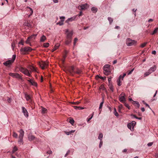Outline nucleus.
I'll use <instances>...</instances> for the list:
<instances>
[{"label":"nucleus","instance_id":"nucleus-9","mask_svg":"<svg viewBox=\"0 0 158 158\" xmlns=\"http://www.w3.org/2000/svg\"><path fill=\"white\" fill-rule=\"evenodd\" d=\"M22 112L24 113L25 116L26 117H27L28 116V114L27 110L25 107H22Z\"/></svg>","mask_w":158,"mask_h":158},{"label":"nucleus","instance_id":"nucleus-3","mask_svg":"<svg viewBox=\"0 0 158 158\" xmlns=\"http://www.w3.org/2000/svg\"><path fill=\"white\" fill-rule=\"evenodd\" d=\"M16 56L15 55H13L12 56V59L6 61L3 63V64L7 66L10 65L12 63L14 62L16 58Z\"/></svg>","mask_w":158,"mask_h":158},{"label":"nucleus","instance_id":"nucleus-59","mask_svg":"<svg viewBox=\"0 0 158 158\" xmlns=\"http://www.w3.org/2000/svg\"><path fill=\"white\" fill-rule=\"evenodd\" d=\"M80 102H72V103L73 104H76V105H78L79 103H80Z\"/></svg>","mask_w":158,"mask_h":158},{"label":"nucleus","instance_id":"nucleus-13","mask_svg":"<svg viewBox=\"0 0 158 158\" xmlns=\"http://www.w3.org/2000/svg\"><path fill=\"white\" fill-rule=\"evenodd\" d=\"M103 72L106 75H108L110 73V69H103Z\"/></svg>","mask_w":158,"mask_h":158},{"label":"nucleus","instance_id":"nucleus-52","mask_svg":"<svg viewBox=\"0 0 158 158\" xmlns=\"http://www.w3.org/2000/svg\"><path fill=\"white\" fill-rule=\"evenodd\" d=\"M19 44H21L22 45H24V41L23 40H21L20 42L19 43Z\"/></svg>","mask_w":158,"mask_h":158},{"label":"nucleus","instance_id":"nucleus-11","mask_svg":"<svg viewBox=\"0 0 158 158\" xmlns=\"http://www.w3.org/2000/svg\"><path fill=\"white\" fill-rule=\"evenodd\" d=\"M23 73L24 74H25L27 76H28L29 77H30L31 76V75L30 73V72L29 71V70L27 69L26 68L24 70V71H23Z\"/></svg>","mask_w":158,"mask_h":158},{"label":"nucleus","instance_id":"nucleus-19","mask_svg":"<svg viewBox=\"0 0 158 158\" xmlns=\"http://www.w3.org/2000/svg\"><path fill=\"white\" fill-rule=\"evenodd\" d=\"M24 95L25 98H26V99L27 101H29L31 100V97L29 95H28L26 93H25Z\"/></svg>","mask_w":158,"mask_h":158},{"label":"nucleus","instance_id":"nucleus-45","mask_svg":"<svg viewBox=\"0 0 158 158\" xmlns=\"http://www.w3.org/2000/svg\"><path fill=\"white\" fill-rule=\"evenodd\" d=\"M13 136L14 137L17 138L18 137V134L16 133L15 132H13Z\"/></svg>","mask_w":158,"mask_h":158},{"label":"nucleus","instance_id":"nucleus-2","mask_svg":"<svg viewBox=\"0 0 158 158\" xmlns=\"http://www.w3.org/2000/svg\"><path fill=\"white\" fill-rule=\"evenodd\" d=\"M137 41L135 40H133L130 38H127L126 40V44L128 46H131L135 45Z\"/></svg>","mask_w":158,"mask_h":158},{"label":"nucleus","instance_id":"nucleus-63","mask_svg":"<svg viewBox=\"0 0 158 158\" xmlns=\"http://www.w3.org/2000/svg\"><path fill=\"white\" fill-rule=\"evenodd\" d=\"M144 104L145 105V106H146L148 107L150 109H151L149 106L146 103H144Z\"/></svg>","mask_w":158,"mask_h":158},{"label":"nucleus","instance_id":"nucleus-50","mask_svg":"<svg viewBox=\"0 0 158 158\" xmlns=\"http://www.w3.org/2000/svg\"><path fill=\"white\" fill-rule=\"evenodd\" d=\"M131 126H132L133 128L136 124V122L135 121H132L131 123Z\"/></svg>","mask_w":158,"mask_h":158},{"label":"nucleus","instance_id":"nucleus-58","mask_svg":"<svg viewBox=\"0 0 158 158\" xmlns=\"http://www.w3.org/2000/svg\"><path fill=\"white\" fill-rule=\"evenodd\" d=\"M11 47L13 50H14L15 48V43L13 42L11 44Z\"/></svg>","mask_w":158,"mask_h":158},{"label":"nucleus","instance_id":"nucleus-8","mask_svg":"<svg viewBox=\"0 0 158 158\" xmlns=\"http://www.w3.org/2000/svg\"><path fill=\"white\" fill-rule=\"evenodd\" d=\"M30 48L29 47H25L23 48H21L20 51L22 54H24L26 52H29L28 49Z\"/></svg>","mask_w":158,"mask_h":158},{"label":"nucleus","instance_id":"nucleus-6","mask_svg":"<svg viewBox=\"0 0 158 158\" xmlns=\"http://www.w3.org/2000/svg\"><path fill=\"white\" fill-rule=\"evenodd\" d=\"M66 39L72 40V36L73 35V31L69 32L68 29H67L66 31Z\"/></svg>","mask_w":158,"mask_h":158},{"label":"nucleus","instance_id":"nucleus-4","mask_svg":"<svg viewBox=\"0 0 158 158\" xmlns=\"http://www.w3.org/2000/svg\"><path fill=\"white\" fill-rule=\"evenodd\" d=\"M126 94L122 92L119 95L118 98L120 101L122 103H124L126 101Z\"/></svg>","mask_w":158,"mask_h":158},{"label":"nucleus","instance_id":"nucleus-49","mask_svg":"<svg viewBox=\"0 0 158 158\" xmlns=\"http://www.w3.org/2000/svg\"><path fill=\"white\" fill-rule=\"evenodd\" d=\"M94 112H93V113L92 115V116H91V117L87 119V122H89L92 119V118L93 116L94 115Z\"/></svg>","mask_w":158,"mask_h":158},{"label":"nucleus","instance_id":"nucleus-55","mask_svg":"<svg viewBox=\"0 0 158 158\" xmlns=\"http://www.w3.org/2000/svg\"><path fill=\"white\" fill-rule=\"evenodd\" d=\"M134 69H133L131 71H128V74L130 75V74H131L132 73V72L134 71Z\"/></svg>","mask_w":158,"mask_h":158},{"label":"nucleus","instance_id":"nucleus-37","mask_svg":"<svg viewBox=\"0 0 158 158\" xmlns=\"http://www.w3.org/2000/svg\"><path fill=\"white\" fill-rule=\"evenodd\" d=\"M103 137V134L102 133H101L99 134V136L98 137V139L100 140H102V138Z\"/></svg>","mask_w":158,"mask_h":158},{"label":"nucleus","instance_id":"nucleus-7","mask_svg":"<svg viewBox=\"0 0 158 158\" xmlns=\"http://www.w3.org/2000/svg\"><path fill=\"white\" fill-rule=\"evenodd\" d=\"M88 7V4L87 3H85L84 4L79 5L78 6V9L80 10H83L87 9Z\"/></svg>","mask_w":158,"mask_h":158},{"label":"nucleus","instance_id":"nucleus-41","mask_svg":"<svg viewBox=\"0 0 158 158\" xmlns=\"http://www.w3.org/2000/svg\"><path fill=\"white\" fill-rule=\"evenodd\" d=\"M151 73L148 70V71L146 73H145L144 74V76L145 77L149 75Z\"/></svg>","mask_w":158,"mask_h":158},{"label":"nucleus","instance_id":"nucleus-1","mask_svg":"<svg viewBox=\"0 0 158 158\" xmlns=\"http://www.w3.org/2000/svg\"><path fill=\"white\" fill-rule=\"evenodd\" d=\"M20 134L19 135V140L18 141L19 143L21 145L23 143V138L24 136V132L22 129H20L19 131Z\"/></svg>","mask_w":158,"mask_h":158},{"label":"nucleus","instance_id":"nucleus-43","mask_svg":"<svg viewBox=\"0 0 158 158\" xmlns=\"http://www.w3.org/2000/svg\"><path fill=\"white\" fill-rule=\"evenodd\" d=\"M124 104V105L127 107V108L129 110L130 109V107L125 102H124V103H123Z\"/></svg>","mask_w":158,"mask_h":158},{"label":"nucleus","instance_id":"nucleus-23","mask_svg":"<svg viewBox=\"0 0 158 158\" xmlns=\"http://www.w3.org/2000/svg\"><path fill=\"white\" fill-rule=\"evenodd\" d=\"M133 104L135 106H136L138 108H139L140 106L139 104V102L137 101H133Z\"/></svg>","mask_w":158,"mask_h":158},{"label":"nucleus","instance_id":"nucleus-14","mask_svg":"<svg viewBox=\"0 0 158 158\" xmlns=\"http://www.w3.org/2000/svg\"><path fill=\"white\" fill-rule=\"evenodd\" d=\"M156 69V67L155 65H154L153 66L150 68L148 70V71L151 73L155 71Z\"/></svg>","mask_w":158,"mask_h":158},{"label":"nucleus","instance_id":"nucleus-47","mask_svg":"<svg viewBox=\"0 0 158 158\" xmlns=\"http://www.w3.org/2000/svg\"><path fill=\"white\" fill-rule=\"evenodd\" d=\"M147 44V42H145V43H144L142 44L141 45V46H140L141 47H142V48H143L144 47L146 46V45Z\"/></svg>","mask_w":158,"mask_h":158},{"label":"nucleus","instance_id":"nucleus-28","mask_svg":"<svg viewBox=\"0 0 158 158\" xmlns=\"http://www.w3.org/2000/svg\"><path fill=\"white\" fill-rule=\"evenodd\" d=\"M82 71L81 70H80L79 69H77V71H75V72L74 73H76L78 74H80L82 73Z\"/></svg>","mask_w":158,"mask_h":158},{"label":"nucleus","instance_id":"nucleus-27","mask_svg":"<svg viewBox=\"0 0 158 158\" xmlns=\"http://www.w3.org/2000/svg\"><path fill=\"white\" fill-rule=\"evenodd\" d=\"M41 110L42 113L43 114H45L47 112V109L43 107H42Z\"/></svg>","mask_w":158,"mask_h":158},{"label":"nucleus","instance_id":"nucleus-25","mask_svg":"<svg viewBox=\"0 0 158 158\" xmlns=\"http://www.w3.org/2000/svg\"><path fill=\"white\" fill-rule=\"evenodd\" d=\"M72 40L69 39H67L65 41V44L66 45H68L72 42Z\"/></svg>","mask_w":158,"mask_h":158},{"label":"nucleus","instance_id":"nucleus-60","mask_svg":"<svg viewBox=\"0 0 158 158\" xmlns=\"http://www.w3.org/2000/svg\"><path fill=\"white\" fill-rule=\"evenodd\" d=\"M99 88L100 89H102L103 90H104V86L103 85H101Z\"/></svg>","mask_w":158,"mask_h":158},{"label":"nucleus","instance_id":"nucleus-21","mask_svg":"<svg viewBox=\"0 0 158 158\" xmlns=\"http://www.w3.org/2000/svg\"><path fill=\"white\" fill-rule=\"evenodd\" d=\"M46 39V38L45 36L44 35H43L41 37L40 40V42H44L45 40Z\"/></svg>","mask_w":158,"mask_h":158},{"label":"nucleus","instance_id":"nucleus-17","mask_svg":"<svg viewBox=\"0 0 158 158\" xmlns=\"http://www.w3.org/2000/svg\"><path fill=\"white\" fill-rule=\"evenodd\" d=\"M28 138L29 140L32 141L35 139V137L34 136L32 135H29L28 136Z\"/></svg>","mask_w":158,"mask_h":158},{"label":"nucleus","instance_id":"nucleus-44","mask_svg":"<svg viewBox=\"0 0 158 158\" xmlns=\"http://www.w3.org/2000/svg\"><path fill=\"white\" fill-rule=\"evenodd\" d=\"M114 115L117 117L118 116V114L117 112L116 109L115 108H114Z\"/></svg>","mask_w":158,"mask_h":158},{"label":"nucleus","instance_id":"nucleus-26","mask_svg":"<svg viewBox=\"0 0 158 158\" xmlns=\"http://www.w3.org/2000/svg\"><path fill=\"white\" fill-rule=\"evenodd\" d=\"M91 10L94 13H95L97 12L98 9L96 7H93L91 8Z\"/></svg>","mask_w":158,"mask_h":158},{"label":"nucleus","instance_id":"nucleus-61","mask_svg":"<svg viewBox=\"0 0 158 158\" xmlns=\"http://www.w3.org/2000/svg\"><path fill=\"white\" fill-rule=\"evenodd\" d=\"M106 77H103L100 76V79L102 80H105L106 79Z\"/></svg>","mask_w":158,"mask_h":158},{"label":"nucleus","instance_id":"nucleus-10","mask_svg":"<svg viewBox=\"0 0 158 158\" xmlns=\"http://www.w3.org/2000/svg\"><path fill=\"white\" fill-rule=\"evenodd\" d=\"M62 18H63V20H61L60 21L57 23L56 24H58L60 26H61L63 24V22L65 19V17L64 16H61L60 17V19H62Z\"/></svg>","mask_w":158,"mask_h":158},{"label":"nucleus","instance_id":"nucleus-5","mask_svg":"<svg viewBox=\"0 0 158 158\" xmlns=\"http://www.w3.org/2000/svg\"><path fill=\"white\" fill-rule=\"evenodd\" d=\"M9 74L13 78L22 79V77L19 73H9Z\"/></svg>","mask_w":158,"mask_h":158},{"label":"nucleus","instance_id":"nucleus-40","mask_svg":"<svg viewBox=\"0 0 158 158\" xmlns=\"http://www.w3.org/2000/svg\"><path fill=\"white\" fill-rule=\"evenodd\" d=\"M31 39H29V38L28 37L26 41V43L27 44H29L30 46H31V45L30 43V41Z\"/></svg>","mask_w":158,"mask_h":158},{"label":"nucleus","instance_id":"nucleus-62","mask_svg":"<svg viewBox=\"0 0 158 158\" xmlns=\"http://www.w3.org/2000/svg\"><path fill=\"white\" fill-rule=\"evenodd\" d=\"M111 78H112V77H109L108 78V82H109V83L110 84V82L111 81Z\"/></svg>","mask_w":158,"mask_h":158},{"label":"nucleus","instance_id":"nucleus-31","mask_svg":"<svg viewBox=\"0 0 158 158\" xmlns=\"http://www.w3.org/2000/svg\"><path fill=\"white\" fill-rule=\"evenodd\" d=\"M110 65L108 64H106L104 65L103 69H110Z\"/></svg>","mask_w":158,"mask_h":158},{"label":"nucleus","instance_id":"nucleus-36","mask_svg":"<svg viewBox=\"0 0 158 158\" xmlns=\"http://www.w3.org/2000/svg\"><path fill=\"white\" fill-rule=\"evenodd\" d=\"M25 69L26 68H25L23 67H20V68H19V69L21 72L23 73V71H24Z\"/></svg>","mask_w":158,"mask_h":158},{"label":"nucleus","instance_id":"nucleus-51","mask_svg":"<svg viewBox=\"0 0 158 158\" xmlns=\"http://www.w3.org/2000/svg\"><path fill=\"white\" fill-rule=\"evenodd\" d=\"M70 152V151L69 150L66 153V154L64 155V157H65L67 156Z\"/></svg>","mask_w":158,"mask_h":158},{"label":"nucleus","instance_id":"nucleus-22","mask_svg":"<svg viewBox=\"0 0 158 158\" xmlns=\"http://www.w3.org/2000/svg\"><path fill=\"white\" fill-rule=\"evenodd\" d=\"M23 25L29 27H32V25L28 22H25L24 23Z\"/></svg>","mask_w":158,"mask_h":158},{"label":"nucleus","instance_id":"nucleus-29","mask_svg":"<svg viewBox=\"0 0 158 158\" xmlns=\"http://www.w3.org/2000/svg\"><path fill=\"white\" fill-rule=\"evenodd\" d=\"M37 35V34H33L31 36H30L29 37H28L29 39H35V37Z\"/></svg>","mask_w":158,"mask_h":158},{"label":"nucleus","instance_id":"nucleus-35","mask_svg":"<svg viewBox=\"0 0 158 158\" xmlns=\"http://www.w3.org/2000/svg\"><path fill=\"white\" fill-rule=\"evenodd\" d=\"M69 122L72 125H73V124L74 123V119H73L72 118H71L70 119V120H69Z\"/></svg>","mask_w":158,"mask_h":158},{"label":"nucleus","instance_id":"nucleus-48","mask_svg":"<svg viewBox=\"0 0 158 158\" xmlns=\"http://www.w3.org/2000/svg\"><path fill=\"white\" fill-rule=\"evenodd\" d=\"M27 8L29 9L31 11L30 15H32L33 13V10L30 7L28 6V7H27Z\"/></svg>","mask_w":158,"mask_h":158},{"label":"nucleus","instance_id":"nucleus-38","mask_svg":"<svg viewBox=\"0 0 158 158\" xmlns=\"http://www.w3.org/2000/svg\"><path fill=\"white\" fill-rule=\"evenodd\" d=\"M108 20L109 21L110 24L113 21V19L112 18L109 17L108 18Z\"/></svg>","mask_w":158,"mask_h":158},{"label":"nucleus","instance_id":"nucleus-32","mask_svg":"<svg viewBox=\"0 0 158 158\" xmlns=\"http://www.w3.org/2000/svg\"><path fill=\"white\" fill-rule=\"evenodd\" d=\"M48 65V64L46 63H44L41 64L40 66L41 67L42 69H43L46 66H47Z\"/></svg>","mask_w":158,"mask_h":158},{"label":"nucleus","instance_id":"nucleus-24","mask_svg":"<svg viewBox=\"0 0 158 158\" xmlns=\"http://www.w3.org/2000/svg\"><path fill=\"white\" fill-rule=\"evenodd\" d=\"M59 46V45L58 44H57L55 45L53 49L52 50V52H53L57 49Z\"/></svg>","mask_w":158,"mask_h":158},{"label":"nucleus","instance_id":"nucleus-53","mask_svg":"<svg viewBox=\"0 0 158 158\" xmlns=\"http://www.w3.org/2000/svg\"><path fill=\"white\" fill-rule=\"evenodd\" d=\"M153 144V142H150L148 143L147 145L148 147H150L152 146Z\"/></svg>","mask_w":158,"mask_h":158},{"label":"nucleus","instance_id":"nucleus-30","mask_svg":"<svg viewBox=\"0 0 158 158\" xmlns=\"http://www.w3.org/2000/svg\"><path fill=\"white\" fill-rule=\"evenodd\" d=\"M30 83L32 85L35 86H36L37 85V83L33 80Z\"/></svg>","mask_w":158,"mask_h":158},{"label":"nucleus","instance_id":"nucleus-12","mask_svg":"<svg viewBox=\"0 0 158 158\" xmlns=\"http://www.w3.org/2000/svg\"><path fill=\"white\" fill-rule=\"evenodd\" d=\"M69 72L71 75L72 76L73 75V73H74L75 72L74 66H72L71 67L70 69H69Z\"/></svg>","mask_w":158,"mask_h":158},{"label":"nucleus","instance_id":"nucleus-39","mask_svg":"<svg viewBox=\"0 0 158 158\" xmlns=\"http://www.w3.org/2000/svg\"><path fill=\"white\" fill-rule=\"evenodd\" d=\"M18 150V149L17 148V147L16 146H15L14 147L13 150H12V152H13V153H15L16 151H17Z\"/></svg>","mask_w":158,"mask_h":158},{"label":"nucleus","instance_id":"nucleus-33","mask_svg":"<svg viewBox=\"0 0 158 158\" xmlns=\"http://www.w3.org/2000/svg\"><path fill=\"white\" fill-rule=\"evenodd\" d=\"M73 107L75 109L82 110L84 108L83 107H81L79 106H74Z\"/></svg>","mask_w":158,"mask_h":158},{"label":"nucleus","instance_id":"nucleus-16","mask_svg":"<svg viewBox=\"0 0 158 158\" xmlns=\"http://www.w3.org/2000/svg\"><path fill=\"white\" fill-rule=\"evenodd\" d=\"M121 77H122V75H120L119 76L117 80V85H118L119 86H121L122 85V83L120 81V79H121Z\"/></svg>","mask_w":158,"mask_h":158},{"label":"nucleus","instance_id":"nucleus-46","mask_svg":"<svg viewBox=\"0 0 158 158\" xmlns=\"http://www.w3.org/2000/svg\"><path fill=\"white\" fill-rule=\"evenodd\" d=\"M127 127L130 130H131V127H132L131 124V123H129L128 124H127Z\"/></svg>","mask_w":158,"mask_h":158},{"label":"nucleus","instance_id":"nucleus-54","mask_svg":"<svg viewBox=\"0 0 158 158\" xmlns=\"http://www.w3.org/2000/svg\"><path fill=\"white\" fill-rule=\"evenodd\" d=\"M110 89L112 92H113L114 89H113V87L112 85H111L110 86Z\"/></svg>","mask_w":158,"mask_h":158},{"label":"nucleus","instance_id":"nucleus-57","mask_svg":"<svg viewBox=\"0 0 158 158\" xmlns=\"http://www.w3.org/2000/svg\"><path fill=\"white\" fill-rule=\"evenodd\" d=\"M78 39L77 38H75L74 39V42L73 43L74 45L75 46L76 42L77 41Z\"/></svg>","mask_w":158,"mask_h":158},{"label":"nucleus","instance_id":"nucleus-34","mask_svg":"<svg viewBox=\"0 0 158 158\" xmlns=\"http://www.w3.org/2000/svg\"><path fill=\"white\" fill-rule=\"evenodd\" d=\"M158 31V28H156L154 30V31H153V32L151 34L152 35H154V34H156V32Z\"/></svg>","mask_w":158,"mask_h":158},{"label":"nucleus","instance_id":"nucleus-56","mask_svg":"<svg viewBox=\"0 0 158 158\" xmlns=\"http://www.w3.org/2000/svg\"><path fill=\"white\" fill-rule=\"evenodd\" d=\"M102 145V140H100V142L99 143V148H101Z\"/></svg>","mask_w":158,"mask_h":158},{"label":"nucleus","instance_id":"nucleus-15","mask_svg":"<svg viewBox=\"0 0 158 158\" xmlns=\"http://www.w3.org/2000/svg\"><path fill=\"white\" fill-rule=\"evenodd\" d=\"M76 16H74L70 18H68L66 21L67 23H69V22H72L75 20Z\"/></svg>","mask_w":158,"mask_h":158},{"label":"nucleus","instance_id":"nucleus-42","mask_svg":"<svg viewBox=\"0 0 158 158\" xmlns=\"http://www.w3.org/2000/svg\"><path fill=\"white\" fill-rule=\"evenodd\" d=\"M49 46V43H46L44 44V47L45 48H47Z\"/></svg>","mask_w":158,"mask_h":158},{"label":"nucleus","instance_id":"nucleus-20","mask_svg":"<svg viewBox=\"0 0 158 158\" xmlns=\"http://www.w3.org/2000/svg\"><path fill=\"white\" fill-rule=\"evenodd\" d=\"M29 68L31 70L30 72L31 73V71L33 72H36V69L33 66H30L29 67Z\"/></svg>","mask_w":158,"mask_h":158},{"label":"nucleus","instance_id":"nucleus-18","mask_svg":"<svg viewBox=\"0 0 158 158\" xmlns=\"http://www.w3.org/2000/svg\"><path fill=\"white\" fill-rule=\"evenodd\" d=\"M104 99H103V98L102 101V102L100 103V106H99V111H100V113H99V114L100 113L101 111V109H102V106H103V104L104 103Z\"/></svg>","mask_w":158,"mask_h":158},{"label":"nucleus","instance_id":"nucleus-64","mask_svg":"<svg viewBox=\"0 0 158 158\" xmlns=\"http://www.w3.org/2000/svg\"><path fill=\"white\" fill-rule=\"evenodd\" d=\"M52 153V152L51 150H49L47 152V153L48 154H51Z\"/></svg>","mask_w":158,"mask_h":158}]
</instances>
